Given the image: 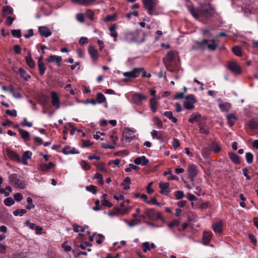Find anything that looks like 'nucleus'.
Masks as SVG:
<instances>
[{
  "instance_id": "nucleus-1",
  "label": "nucleus",
  "mask_w": 258,
  "mask_h": 258,
  "mask_svg": "<svg viewBox=\"0 0 258 258\" xmlns=\"http://www.w3.org/2000/svg\"><path fill=\"white\" fill-rule=\"evenodd\" d=\"M195 43L199 46V48L202 50H205L207 47L208 49L211 51L216 50L218 45L216 44L214 39L208 40L204 39L202 41L196 40Z\"/></svg>"
},
{
  "instance_id": "nucleus-2",
  "label": "nucleus",
  "mask_w": 258,
  "mask_h": 258,
  "mask_svg": "<svg viewBox=\"0 0 258 258\" xmlns=\"http://www.w3.org/2000/svg\"><path fill=\"white\" fill-rule=\"evenodd\" d=\"M9 180L10 183L17 188L24 189L26 186V182L24 178L19 174L13 173L9 175Z\"/></svg>"
},
{
  "instance_id": "nucleus-3",
  "label": "nucleus",
  "mask_w": 258,
  "mask_h": 258,
  "mask_svg": "<svg viewBox=\"0 0 258 258\" xmlns=\"http://www.w3.org/2000/svg\"><path fill=\"white\" fill-rule=\"evenodd\" d=\"M144 8L150 15H157L155 13L156 8L158 4V0H143Z\"/></svg>"
},
{
  "instance_id": "nucleus-4",
  "label": "nucleus",
  "mask_w": 258,
  "mask_h": 258,
  "mask_svg": "<svg viewBox=\"0 0 258 258\" xmlns=\"http://www.w3.org/2000/svg\"><path fill=\"white\" fill-rule=\"evenodd\" d=\"M145 214L152 221L160 220L162 222L165 221V219L162 216L161 213L154 209L151 208L146 209L145 211Z\"/></svg>"
},
{
  "instance_id": "nucleus-5",
  "label": "nucleus",
  "mask_w": 258,
  "mask_h": 258,
  "mask_svg": "<svg viewBox=\"0 0 258 258\" xmlns=\"http://www.w3.org/2000/svg\"><path fill=\"white\" fill-rule=\"evenodd\" d=\"M185 101L183 102V107L188 110H191L195 108V104L197 103L195 96L194 94H189L184 97Z\"/></svg>"
},
{
  "instance_id": "nucleus-6",
  "label": "nucleus",
  "mask_w": 258,
  "mask_h": 258,
  "mask_svg": "<svg viewBox=\"0 0 258 258\" xmlns=\"http://www.w3.org/2000/svg\"><path fill=\"white\" fill-rule=\"evenodd\" d=\"M227 68L235 75H240L241 73L240 67L235 61H228L227 63Z\"/></svg>"
},
{
  "instance_id": "nucleus-7",
  "label": "nucleus",
  "mask_w": 258,
  "mask_h": 258,
  "mask_svg": "<svg viewBox=\"0 0 258 258\" xmlns=\"http://www.w3.org/2000/svg\"><path fill=\"white\" fill-rule=\"evenodd\" d=\"M142 71V68H136L130 72H124L123 75L128 79H134L138 77Z\"/></svg>"
},
{
  "instance_id": "nucleus-8",
  "label": "nucleus",
  "mask_w": 258,
  "mask_h": 258,
  "mask_svg": "<svg viewBox=\"0 0 258 258\" xmlns=\"http://www.w3.org/2000/svg\"><path fill=\"white\" fill-rule=\"evenodd\" d=\"M134 32V39L135 42L142 43L145 41V34L142 30H136Z\"/></svg>"
},
{
  "instance_id": "nucleus-9",
  "label": "nucleus",
  "mask_w": 258,
  "mask_h": 258,
  "mask_svg": "<svg viewBox=\"0 0 258 258\" xmlns=\"http://www.w3.org/2000/svg\"><path fill=\"white\" fill-rule=\"evenodd\" d=\"M147 97L140 93H135L132 96L133 102L137 105H141L142 101L147 99Z\"/></svg>"
},
{
  "instance_id": "nucleus-10",
  "label": "nucleus",
  "mask_w": 258,
  "mask_h": 258,
  "mask_svg": "<svg viewBox=\"0 0 258 258\" xmlns=\"http://www.w3.org/2000/svg\"><path fill=\"white\" fill-rule=\"evenodd\" d=\"M51 103L53 106L55 107V109H58L60 107V100L59 97L54 91L51 92Z\"/></svg>"
},
{
  "instance_id": "nucleus-11",
  "label": "nucleus",
  "mask_w": 258,
  "mask_h": 258,
  "mask_svg": "<svg viewBox=\"0 0 258 258\" xmlns=\"http://www.w3.org/2000/svg\"><path fill=\"white\" fill-rule=\"evenodd\" d=\"M187 172L189 178L191 179V181H194V178L198 174L197 166L194 164L189 165L188 167Z\"/></svg>"
},
{
  "instance_id": "nucleus-12",
  "label": "nucleus",
  "mask_w": 258,
  "mask_h": 258,
  "mask_svg": "<svg viewBox=\"0 0 258 258\" xmlns=\"http://www.w3.org/2000/svg\"><path fill=\"white\" fill-rule=\"evenodd\" d=\"M159 187L160 188V194L165 196H167L170 192L169 188V183L168 182H160Z\"/></svg>"
},
{
  "instance_id": "nucleus-13",
  "label": "nucleus",
  "mask_w": 258,
  "mask_h": 258,
  "mask_svg": "<svg viewBox=\"0 0 258 258\" xmlns=\"http://www.w3.org/2000/svg\"><path fill=\"white\" fill-rule=\"evenodd\" d=\"M55 166V164L52 162H49L48 164L40 163L38 166V169L41 171H47Z\"/></svg>"
},
{
  "instance_id": "nucleus-14",
  "label": "nucleus",
  "mask_w": 258,
  "mask_h": 258,
  "mask_svg": "<svg viewBox=\"0 0 258 258\" xmlns=\"http://www.w3.org/2000/svg\"><path fill=\"white\" fill-rule=\"evenodd\" d=\"M62 59L61 56H57L56 55H50L48 58L46 59V60L48 62H55L57 67H59L61 66V61Z\"/></svg>"
},
{
  "instance_id": "nucleus-15",
  "label": "nucleus",
  "mask_w": 258,
  "mask_h": 258,
  "mask_svg": "<svg viewBox=\"0 0 258 258\" xmlns=\"http://www.w3.org/2000/svg\"><path fill=\"white\" fill-rule=\"evenodd\" d=\"M223 222L221 220L213 223L212 224V229L216 233H221L223 231Z\"/></svg>"
},
{
  "instance_id": "nucleus-16",
  "label": "nucleus",
  "mask_w": 258,
  "mask_h": 258,
  "mask_svg": "<svg viewBox=\"0 0 258 258\" xmlns=\"http://www.w3.org/2000/svg\"><path fill=\"white\" fill-rule=\"evenodd\" d=\"M39 32L41 36L45 37H48L51 35V32L46 27L40 26L38 28Z\"/></svg>"
},
{
  "instance_id": "nucleus-17",
  "label": "nucleus",
  "mask_w": 258,
  "mask_h": 258,
  "mask_svg": "<svg viewBox=\"0 0 258 258\" xmlns=\"http://www.w3.org/2000/svg\"><path fill=\"white\" fill-rule=\"evenodd\" d=\"M71 2L80 5L89 6L94 4L96 2V0H71Z\"/></svg>"
},
{
  "instance_id": "nucleus-18",
  "label": "nucleus",
  "mask_w": 258,
  "mask_h": 258,
  "mask_svg": "<svg viewBox=\"0 0 258 258\" xmlns=\"http://www.w3.org/2000/svg\"><path fill=\"white\" fill-rule=\"evenodd\" d=\"M212 233L211 231H205L203 234V243L204 245H208L212 238Z\"/></svg>"
},
{
  "instance_id": "nucleus-19",
  "label": "nucleus",
  "mask_w": 258,
  "mask_h": 258,
  "mask_svg": "<svg viewBox=\"0 0 258 258\" xmlns=\"http://www.w3.org/2000/svg\"><path fill=\"white\" fill-rule=\"evenodd\" d=\"M149 162V160L145 156L137 157L134 160V163L136 165H147Z\"/></svg>"
},
{
  "instance_id": "nucleus-20",
  "label": "nucleus",
  "mask_w": 258,
  "mask_h": 258,
  "mask_svg": "<svg viewBox=\"0 0 258 258\" xmlns=\"http://www.w3.org/2000/svg\"><path fill=\"white\" fill-rule=\"evenodd\" d=\"M27 64L31 69L35 67V63L31 57V51H29L27 53V55L25 57Z\"/></svg>"
},
{
  "instance_id": "nucleus-21",
  "label": "nucleus",
  "mask_w": 258,
  "mask_h": 258,
  "mask_svg": "<svg viewBox=\"0 0 258 258\" xmlns=\"http://www.w3.org/2000/svg\"><path fill=\"white\" fill-rule=\"evenodd\" d=\"M88 52L92 59L96 61L98 59V53L97 50L93 46H89L88 47Z\"/></svg>"
},
{
  "instance_id": "nucleus-22",
  "label": "nucleus",
  "mask_w": 258,
  "mask_h": 258,
  "mask_svg": "<svg viewBox=\"0 0 258 258\" xmlns=\"http://www.w3.org/2000/svg\"><path fill=\"white\" fill-rule=\"evenodd\" d=\"M62 152L65 155L79 154V151L75 148H71L70 146H66L63 149Z\"/></svg>"
},
{
  "instance_id": "nucleus-23",
  "label": "nucleus",
  "mask_w": 258,
  "mask_h": 258,
  "mask_svg": "<svg viewBox=\"0 0 258 258\" xmlns=\"http://www.w3.org/2000/svg\"><path fill=\"white\" fill-rule=\"evenodd\" d=\"M199 127L200 133L202 134L208 135L209 134L210 132L208 127L206 125L204 122H199Z\"/></svg>"
},
{
  "instance_id": "nucleus-24",
  "label": "nucleus",
  "mask_w": 258,
  "mask_h": 258,
  "mask_svg": "<svg viewBox=\"0 0 258 258\" xmlns=\"http://www.w3.org/2000/svg\"><path fill=\"white\" fill-rule=\"evenodd\" d=\"M201 118V115L199 113H193L188 119V121L191 123L198 122Z\"/></svg>"
},
{
  "instance_id": "nucleus-25",
  "label": "nucleus",
  "mask_w": 258,
  "mask_h": 258,
  "mask_svg": "<svg viewBox=\"0 0 258 258\" xmlns=\"http://www.w3.org/2000/svg\"><path fill=\"white\" fill-rule=\"evenodd\" d=\"M134 31L125 32L123 34V39L128 43L133 42H134Z\"/></svg>"
},
{
  "instance_id": "nucleus-26",
  "label": "nucleus",
  "mask_w": 258,
  "mask_h": 258,
  "mask_svg": "<svg viewBox=\"0 0 258 258\" xmlns=\"http://www.w3.org/2000/svg\"><path fill=\"white\" fill-rule=\"evenodd\" d=\"M7 152L8 155L11 159L18 162H21V159L19 156L16 152L10 150H8Z\"/></svg>"
},
{
  "instance_id": "nucleus-27",
  "label": "nucleus",
  "mask_w": 258,
  "mask_h": 258,
  "mask_svg": "<svg viewBox=\"0 0 258 258\" xmlns=\"http://www.w3.org/2000/svg\"><path fill=\"white\" fill-rule=\"evenodd\" d=\"M167 134L163 132L159 131V136L157 139L163 145L167 143Z\"/></svg>"
},
{
  "instance_id": "nucleus-28",
  "label": "nucleus",
  "mask_w": 258,
  "mask_h": 258,
  "mask_svg": "<svg viewBox=\"0 0 258 258\" xmlns=\"http://www.w3.org/2000/svg\"><path fill=\"white\" fill-rule=\"evenodd\" d=\"M228 156L230 160L235 164H239L240 163V157L236 153L229 152Z\"/></svg>"
},
{
  "instance_id": "nucleus-29",
  "label": "nucleus",
  "mask_w": 258,
  "mask_h": 258,
  "mask_svg": "<svg viewBox=\"0 0 258 258\" xmlns=\"http://www.w3.org/2000/svg\"><path fill=\"white\" fill-rule=\"evenodd\" d=\"M19 133L25 142H29L30 140V134L28 131L19 128Z\"/></svg>"
},
{
  "instance_id": "nucleus-30",
  "label": "nucleus",
  "mask_w": 258,
  "mask_h": 258,
  "mask_svg": "<svg viewBox=\"0 0 258 258\" xmlns=\"http://www.w3.org/2000/svg\"><path fill=\"white\" fill-rule=\"evenodd\" d=\"M226 118L228 121V123L229 126H233L236 120H237L236 116L233 113H231L229 114H227L226 115Z\"/></svg>"
},
{
  "instance_id": "nucleus-31",
  "label": "nucleus",
  "mask_w": 258,
  "mask_h": 258,
  "mask_svg": "<svg viewBox=\"0 0 258 258\" xmlns=\"http://www.w3.org/2000/svg\"><path fill=\"white\" fill-rule=\"evenodd\" d=\"M32 153L31 151H27L23 153L22 162L24 165L27 164V160L31 158Z\"/></svg>"
},
{
  "instance_id": "nucleus-32",
  "label": "nucleus",
  "mask_w": 258,
  "mask_h": 258,
  "mask_svg": "<svg viewBox=\"0 0 258 258\" xmlns=\"http://www.w3.org/2000/svg\"><path fill=\"white\" fill-rule=\"evenodd\" d=\"M18 72L21 76V77L25 80L28 81L29 79H30L31 76L27 74L25 70L22 68H20L18 69Z\"/></svg>"
},
{
  "instance_id": "nucleus-33",
  "label": "nucleus",
  "mask_w": 258,
  "mask_h": 258,
  "mask_svg": "<svg viewBox=\"0 0 258 258\" xmlns=\"http://www.w3.org/2000/svg\"><path fill=\"white\" fill-rule=\"evenodd\" d=\"M218 106L220 110L222 112H227L231 108V104L229 103H220Z\"/></svg>"
},
{
  "instance_id": "nucleus-34",
  "label": "nucleus",
  "mask_w": 258,
  "mask_h": 258,
  "mask_svg": "<svg viewBox=\"0 0 258 258\" xmlns=\"http://www.w3.org/2000/svg\"><path fill=\"white\" fill-rule=\"evenodd\" d=\"M202 13L207 17H210L214 15L215 13V10L212 7H210L208 9H203Z\"/></svg>"
},
{
  "instance_id": "nucleus-35",
  "label": "nucleus",
  "mask_w": 258,
  "mask_h": 258,
  "mask_svg": "<svg viewBox=\"0 0 258 258\" xmlns=\"http://www.w3.org/2000/svg\"><path fill=\"white\" fill-rule=\"evenodd\" d=\"M13 13V9L10 6H5L3 8V16L6 17L7 15H11Z\"/></svg>"
},
{
  "instance_id": "nucleus-36",
  "label": "nucleus",
  "mask_w": 258,
  "mask_h": 258,
  "mask_svg": "<svg viewBox=\"0 0 258 258\" xmlns=\"http://www.w3.org/2000/svg\"><path fill=\"white\" fill-rule=\"evenodd\" d=\"M150 106L151 111L153 113H155L157 111V102L155 98H151L150 100Z\"/></svg>"
},
{
  "instance_id": "nucleus-37",
  "label": "nucleus",
  "mask_w": 258,
  "mask_h": 258,
  "mask_svg": "<svg viewBox=\"0 0 258 258\" xmlns=\"http://www.w3.org/2000/svg\"><path fill=\"white\" fill-rule=\"evenodd\" d=\"M186 8L188 11L190 12V13L192 15V16L198 19L199 18V15L197 13L194 6L193 5H187Z\"/></svg>"
},
{
  "instance_id": "nucleus-38",
  "label": "nucleus",
  "mask_w": 258,
  "mask_h": 258,
  "mask_svg": "<svg viewBox=\"0 0 258 258\" xmlns=\"http://www.w3.org/2000/svg\"><path fill=\"white\" fill-rule=\"evenodd\" d=\"M164 115L171 120L173 122L176 123L177 121V119L176 117L173 116V113L171 111H165L164 113Z\"/></svg>"
},
{
  "instance_id": "nucleus-39",
  "label": "nucleus",
  "mask_w": 258,
  "mask_h": 258,
  "mask_svg": "<svg viewBox=\"0 0 258 258\" xmlns=\"http://www.w3.org/2000/svg\"><path fill=\"white\" fill-rule=\"evenodd\" d=\"M247 125L251 130H255L258 128V122L253 119H250L248 121Z\"/></svg>"
},
{
  "instance_id": "nucleus-40",
  "label": "nucleus",
  "mask_w": 258,
  "mask_h": 258,
  "mask_svg": "<svg viewBox=\"0 0 258 258\" xmlns=\"http://www.w3.org/2000/svg\"><path fill=\"white\" fill-rule=\"evenodd\" d=\"M131 183V178L129 177H126L122 183L121 184L124 186V189L125 190L128 189L130 188V184Z\"/></svg>"
},
{
  "instance_id": "nucleus-41",
  "label": "nucleus",
  "mask_w": 258,
  "mask_h": 258,
  "mask_svg": "<svg viewBox=\"0 0 258 258\" xmlns=\"http://www.w3.org/2000/svg\"><path fill=\"white\" fill-rule=\"evenodd\" d=\"M232 52L233 53L238 56H242V51L241 49L240 46H235L233 47L232 49Z\"/></svg>"
},
{
  "instance_id": "nucleus-42",
  "label": "nucleus",
  "mask_w": 258,
  "mask_h": 258,
  "mask_svg": "<svg viewBox=\"0 0 258 258\" xmlns=\"http://www.w3.org/2000/svg\"><path fill=\"white\" fill-rule=\"evenodd\" d=\"M38 68L39 75L41 76L43 75L46 69L44 63L43 62L38 63Z\"/></svg>"
},
{
  "instance_id": "nucleus-43",
  "label": "nucleus",
  "mask_w": 258,
  "mask_h": 258,
  "mask_svg": "<svg viewBox=\"0 0 258 258\" xmlns=\"http://www.w3.org/2000/svg\"><path fill=\"white\" fill-rule=\"evenodd\" d=\"M210 148L215 153H218L221 151L220 147L216 142L212 143Z\"/></svg>"
},
{
  "instance_id": "nucleus-44",
  "label": "nucleus",
  "mask_w": 258,
  "mask_h": 258,
  "mask_svg": "<svg viewBox=\"0 0 258 258\" xmlns=\"http://www.w3.org/2000/svg\"><path fill=\"white\" fill-rule=\"evenodd\" d=\"M27 205L26 206V208L27 210H30L31 209H34L35 206L33 203V200L30 197L27 198Z\"/></svg>"
},
{
  "instance_id": "nucleus-45",
  "label": "nucleus",
  "mask_w": 258,
  "mask_h": 258,
  "mask_svg": "<svg viewBox=\"0 0 258 258\" xmlns=\"http://www.w3.org/2000/svg\"><path fill=\"white\" fill-rule=\"evenodd\" d=\"M167 60L170 62L172 63L175 58V53L173 51H170L168 52L166 55Z\"/></svg>"
},
{
  "instance_id": "nucleus-46",
  "label": "nucleus",
  "mask_w": 258,
  "mask_h": 258,
  "mask_svg": "<svg viewBox=\"0 0 258 258\" xmlns=\"http://www.w3.org/2000/svg\"><path fill=\"white\" fill-rule=\"evenodd\" d=\"M153 121L156 124L158 128L162 129L164 128L162 121L158 118V117H155L153 118Z\"/></svg>"
},
{
  "instance_id": "nucleus-47",
  "label": "nucleus",
  "mask_w": 258,
  "mask_h": 258,
  "mask_svg": "<svg viewBox=\"0 0 258 258\" xmlns=\"http://www.w3.org/2000/svg\"><path fill=\"white\" fill-rule=\"evenodd\" d=\"M96 100L98 103H102L106 101V98L102 93H98L97 94Z\"/></svg>"
},
{
  "instance_id": "nucleus-48",
  "label": "nucleus",
  "mask_w": 258,
  "mask_h": 258,
  "mask_svg": "<svg viewBox=\"0 0 258 258\" xmlns=\"http://www.w3.org/2000/svg\"><path fill=\"white\" fill-rule=\"evenodd\" d=\"M26 210L24 209H17L15 211L13 212V214L15 216H22L24 214H25L26 213Z\"/></svg>"
},
{
  "instance_id": "nucleus-49",
  "label": "nucleus",
  "mask_w": 258,
  "mask_h": 258,
  "mask_svg": "<svg viewBox=\"0 0 258 258\" xmlns=\"http://www.w3.org/2000/svg\"><path fill=\"white\" fill-rule=\"evenodd\" d=\"M245 159L247 163L251 164L253 162V155L250 152H247L245 154Z\"/></svg>"
},
{
  "instance_id": "nucleus-50",
  "label": "nucleus",
  "mask_w": 258,
  "mask_h": 258,
  "mask_svg": "<svg viewBox=\"0 0 258 258\" xmlns=\"http://www.w3.org/2000/svg\"><path fill=\"white\" fill-rule=\"evenodd\" d=\"M11 33L12 36L14 37L20 38L22 35H21V31L20 29H17V30H12L11 31Z\"/></svg>"
},
{
  "instance_id": "nucleus-51",
  "label": "nucleus",
  "mask_w": 258,
  "mask_h": 258,
  "mask_svg": "<svg viewBox=\"0 0 258 258\" xmlns=\"http://www.w3.org/2000/svg\"><path fill=\"white\" fill-rule=\"evenodd\" d=\"M180 224V222L178 220L174 219L171 222L168 223V226L169 228L173 227H178Z\"/></svg>"
},
{
  "instance_id": "nucleus-52",
  "label": "nucleus",
  "mask_w": 258,
  "mask_h": 258,
  "mask_svg": "<svg viewBox=\"0 0 258 258\" xmlns=\"http://www.w3.org/2000/svg\"><path fill=\"white\" fill-rule=\"evenodd\" d=\"M4 203L7 206H11L15 203V201L12 198H7L5 199Z\"/></svg>"
},
{
  "instance_id": "nucleus-53",
  "label": "nucleus",
  "mask_w": 258,
  "mask_h": 258,
  "mask_svg": "<svg viewBox=\"0 0 258 258\" xmlns=\"http://www.w3.org/2000/svg\"><path fill=\"white\" fill-rule=\"evenodd\" d=\"M94 165L96 166V167L99 171H100L101 172H105L107 171V170H106L104 164H103V163H100V164L94 163Z\"/></svg>"
},
{
  "instance_id": "nucleus-54",
  "label": "nucleus",
  "mask_w": 258,
  "mask_h": 258,
  "mask_svg": "<svg viewBox=\"0 0 258 258\" xmlns=\"http://www.w3.org/2000/svg\"><path fill=\"white\" fill-rule=\"evenodd\" d=\"M86 189L93 194H96L97 192L96 187L93 185L86 186Z\"/></svg>"
},
{
  "instance_id": "nucleus-55",
  "label": "nucleus",
  "mask_w": 258,
  "mask_h": 258,
  "mask_svg": "<svg viewBox=\"0 0 258 258\" xmlns=\"http://www.w3.org/2000/svg\"><path fill=\"white\" fill-rule=\"evenodd\" d=\"M175 196L176 200H180L182 199L184 196V193L181 190H177L175 192Z\"/></svg>"
},
{
  "instance_id": "nucleus-56",
  "label": "nucleus",
  "mask_w": 258,
  "mask_h": 258,
  "mask_svg": "<svg viewBox=\"0 0 258 258\" xmlns=\"http://www.w3.org/2000/svg\"><path fill=\"white\" fill-rule=\"evenodd\" d=\"M73 230L75 232H84V228H82V227L80 226L79 225L74 224L73 225Z\"/></svg>"
},
{
  "instance_id": "nucleus-57",
  "label": "nucleus",
  "mask_w": 258,
  "mask_h": 258,
  "mask_svg": "<svg viewBox=\"0 0 258 258\" xmlns=\"http://www.w3.org/2000/svg\"><path fill=\"white\" fill-rule=\"evenodd\" d=\"M147 204L150 205H155L158 206H160L161 204L157 202L156 199L155 197H152L151 198L150 201H147Z\"/></svg>"
},
{
  "instance_id": "nucleus-58",
  "label": "nucleus",
  "mask_w": 258,
  "mask_h": 258,
  "mask_svg": "<svg viewBox=\"0 0 258 258\" xmlns=\"http://www.w3.org/2000/svg\"><path fill=\"white\" fill-rule=\"evenodd\" d=\"M86 16L91 20H94V12L91 10H87L86 13Z\"/></svg>"
},
{
  "instance_id": "nucleus-59",
  "label": "nucleus",
  "mask_w": 258,
  "mask_h": 258,
  "mask_svg": "<svg viewBox=\"0 0 258 258\" xmlns=\"http://www.w3.org/2000/svg\"><path fill=\"white\" fill-rule=\"evenodd\" d=\"M20 89H21L20 88H17L15 89V90L12 93L13 95V96L15 98H17V99H20L21 98V93L20 92Z\"/></svg>"
},
{
  "instance_id": "nucleus-60",
  "label": "nucleus",
  "mask_w": 258,
  "mask_h": 258,
  "mask_svg": "<svg viewBox=\"0 0 258 258\" xmlns=\"http://www.w3.org/2000/svg\"><path fill=\"white\" fill-rule=\"evenodd\" d=\"M81 165L83 169L85 171H88L90 169V166L85 161L82 160Z\"/></svg>"
},
{
  "instance_id": "nucleus-61",
  "label": "nucleus",
  "mask_w": 258,
  "mask_h": 258,
  "mask_svg": "<svg viewBox=\"0 0 258 258\" xmlns=\"http://www.w3.org/2000/svg\"><path fill=\"white\" fill-rule=\"evenodd\" d=\"M6 113L8 115L13 117H16L17 115V111L15 109L6 110Z\"/></svg>"
},
{
  "instance_id": "nucleus-62",
  "label": "nucleus",
  "mask_w": 258,
  "mask_h": 258,
  "mask_svg": "<svg viewBox=\"0 0 258 258\" xmlns=\"http://www.w3.org/2000/svg\"><path fill=\"white\" fill-rule=\"evenodd\" d=\"M116 15H108L104 19V21L105 22H108L112 21L115 20Z\"/></svg>"
},
{
  "instance_id": "nucleus-63",
  "label": "nucleus",
  "mask_w": 258,
  "mask_h": 258,
  "mask_svg": "<svg viewBox=\"0 0 258 258\" xmlns=\"http://www.w3.org/2000/svg\"><path fill=\"white\" fill-rule=\"evenodd\" d=\"M142 248L144 252L150 250V243L149 242H145L142 244Z\"/></svg>"
},
{
  "instance_id": "nucleus-64",
  "label": "nucleus",
  "mask_w": 258,
  "mask_h": 258,
  "mask_svg": "<svg viewBox=\"0 0 258 258\" xmlns=\"http://www.w3.org/2000/svg\"><path fill=\"white\" fill-rule=\"evenodd\" d=\"M14 201L15 200L17 202H20L23 199V197L21 194H20L19 192H17V193L14 194Z\"/></svg>"
}]
</instances>
